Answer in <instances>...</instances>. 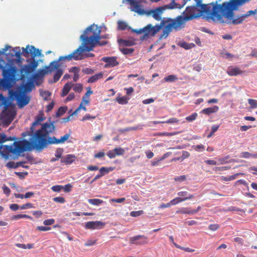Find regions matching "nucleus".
I'll return each mask as SVG.
<instances>
[{
	"label": "nucleus",
	"instance_id": "1",
	"mask_svg": "<svg viewBox=\"0 0 257 257\" xmlns=\"http://www.w3.org/2000/svg\"><path fill=\"white\" fill-rule=\"evenodd\" d=\"M196 6L188 7L186 9L184 16H178L176 20H170L165 25L163 31V35L166 37L172 31V29L179 30L184 27L186 22L199 17L201 15L204 14L206 19L221 24L238 25L242 23L244 20L251 15L257 13V9L250 10L246 14L241 16H234L233 11L240 5L242 0H230L228 2H224L221 5H217V3L208 4H201L202 0H194Z\"/></svg>",
	"mask_w": 257,
	"mask_h": 257
},
{
	"label": "nucleus",
	"instance_id": "52",
	"mask_svg": "<svg viewBox=\"0 0 257 257\" xmlns=\"http://www.w3.org/2000/svg\"><path fill=\"white\" fill-rule=\"evenodd\" d=\"M95 118L96 116H92L89 114H86L82 117L81 120L84 121L88 119H95Z\"/></svg>",
	"mask_w": 257,
	"mask_h": 257
},
{
	"label": "nucleus",
	"instance_id": "50",
	"mask_svg": "<svg viewBox=\"0 0 257 257\" xmlns=\"http://www.w3.org/2000/svg\"><path fill=\"white\" fill-rule=\"evenodd\" d=\"M179 119L175 117H172L169 119L165 121V123H177L179 122Z\"/></svg>",
	"mask_w": 257,
	"mask_h": 257
},
{
	"label": "nucleus",
	"instance_id": "6",
	"mask_svg": "<svg viewBox=\"0 0 257 257\" xmlns=\"http://www.w3.org/2000/svg\"><path fill=\"white\" fill-rule=\"evenodd\" d=\"M2 104L5 109L1 112V125L7 127L14 120L16 112L12 102L1 94V105Z\"/></svg>",
	"mask_w": 257,
	"mask_h": 257
},
{
	"label": "nucleus",
	"instance_id": "13",
	"mask_svg": "<svg viewBox=\"0 0 257 257\" xmlns=\"http://www.w3.org/2000/svg\"><path fill=\"white\" fill-rule=\"evenodd\" d=\"M105 223L101 221H88L85 223V227L89 229H100L103 228Z\"/></svg>",
	"mask_w": 257,
	"mask_h": 257
},
{
	"label": "nucleus",
	"instance_id": "63",
	"mask_svg": "<svg viewBox=\"0 0 257 257\" xmlns=\"http://www.w3.org/2000/svg\"><path fill=\"white\" fill-rule=\"evenodd\" d=\"M83 72L86 74H92L94 72L93 69L90 68H86L82 70Z\"/></svg>",
	"mask_w": 257,
	"mask_h": 257
},
{
	"label": "nucleus",
	"instance_id": "57",
	"mask_svg": "<svg viewBox=\"0 0 257 257\" xmlns=\"http://www.w3.org/2000/svg\"><path fill=\"white\" fill-rule=\"evenodd\" d=\"M190 156V153L186 151H184L182 152V155L181 156V161L188 158Z\"/></svg>",
	"mask_w": 257,
	"mask_h": 257
},
{
	"label": "nucleus",
	"instance_id": "38",
	"mask_svg": "<svg viewBox=\"0 0 257 257\" xmlns=\"http://www.w3.org/2000/svg\"><path fill=\"white\" fill-rule=\"evenodd\" d=\"M83 88V86L81 84H75L74 85L73 89L76 92H81Z\"/></svg>",
	"mask_w": 257,
	"mask_h": 257
},
{
	"label": "nucleus",
	"instance_id": "9",
	"mask_svg": "<svg viewBox=\"0 0 257 257\" xmlns=\"http://www.w3.org/2000/svg\"><path fill=\"white\" fill-rule=\"evenodd\" d=\"M161 29V26L156 25L153 26L151 24H149L143 28L144 35L141 38V40H145L150 37L154 36Z\"/></svg>",
	"mask_w": 257,
	"mask_h": 257
},
{
	"label": "nucleus",
	"instance_id": "37",
	"mask_svg": "<svg viewBox=\"0 0 257 257\" xmlns=\"http://www.w3.org/2000/svg\"><path fill=\"white\" fill-rule=\"evenodd\" d=\"M75 158L74 156L72 155H68L67 158L63 161H62L63 163H65L67 164H70L73 162L74 161V159Z\"/></svg>",
	"mask_w": 257,
	"mask_h": 257
},
{
	"label": "nucleus",
	"instance_id": "22",
	"mask_svg": "<svg viewBox=\"0 0 257 257\" xmlns=\"http://www.w3.org/2000/svg\"><path fill=\"white\" fill-rule=\"evenodd\" d=\"M93 93V91L91 90L90 87L87 88V91L83 96L82 101L84 102L85 104H88L89 103V96Z\"/></svg>",
	"mask_w": 257,
	"mask_h": 257
},
{
	"label": "nucleus",
	"instance_id": "42",
	"mask_svg": "<svg viewBox=\"0 0 257 257\" xmlns=\"http://www.w3.org/2000/svg\"><path fill=\"white\" fill-rule=\"evenodd\" d=\"M197 116V113L196 112H194L191 114L189 116H188L186 117V120L188 121H192L193 120H194Z\"/></svg>",
	"mask_w": 257,
	"mask_h": 257
},
{
	"label": "nucleus",
	"instance_id": "41",
	"mask_svg": "<svg viewBox=\"0 0 257 257\" xmlns=\"http://www.w3.org/2000/svg\"><path fill=\"white\" fill-rule=\"evenodd\" d=\"M174 245L177 248L181 249L182 250H184V251H185L186 252H193V251H194V249H191L190 248H189V247H184L178 245L177 243H174Z\"/></svg>",
	"mask_w": 257,
	"mask_h": 257
},
{
	"label": "nucleus",
	"instance_id": "61",
	"mask_svg": "<svg viewBox=\"0 0 257 257\" xmlns=\"http://www.w3.org/2000/svg\"><path fill=\"white\" fill-rule=\"evenodd\" d=\"M125 200V198H117V199H111L110 200V201L112 202H116L118 203H120L121 202H123Z\"/></svg>",
	"mask_w": 257,
	"mask_h": 257
},
{
	"label": "nucleus",
	"instance_id": "27",
	"mask_svg": "<svg viewBox=\"0 0 257 257\" xmlns=\"http://www.w3.org/2000/svg\"><path fill=\"white\" fill-rule=\"evenodd\" d=\"M30 218L32 219V217L27 214H17L14 215L12 217V219L13 220H18L21 218Z\"/></svg>",
	"mask_w": 257,
	"mask_h": 257
},
{
	"label": "nucleus",
	"instance_id": "17",
	"mask_svg": "<svg viewBox=\"0 0 257 257\" xmlns=\"http://www.w3.org/2000/svg\"><path fill=\"white\" fill-rule=\"evenodd\" d=\"M177 195L180 196L179 197H180L182 202L191 199L194 197L193 195L188 193L187 191L179 192L177 193Z\"/></svg>",
	"mask_w": 257,
	"mask_h": 257
},
{
	"label": "nucleus",
	"instance_id": "5",
	"mask_svg": "<svg viewBox=\"0 0 257 257\" xmlns=\"http://www.w3.org/2000/svg\"><path fill=\"white\" fill-rule=\"evenodd\" d=\"M34 135V133L29 136L31 137L30 141L23 139L14 142L13 146L1 145V156L7 159L11 157L15 159L18 158L21 154L31 150L32 148H35L32 143Z\"/></svg>",
	"mask_w": 257,
	"mask_h": 257
},
{
	"label": "nucleus",
	"instance_id": "19",
	"mask_svg": "<svg viewBox=\"0 0 257 257\" xmlns=\"http://www.w3.org/2000/svg\"><path fill=\"white\" fill-rule=\"evenodd\" d=\"M73 85L71 82H67L63 86L61 96L62 97L66 96L69 93Z\"/></svg>",
	"mask_w": 257,
	"mask_h": 257
},
{
	"label": "nucleus",
	"instance_id": "21",
	"mask_svg": "<svg viewBox=\"0 0 257 257\" xmlns=\"http://www.w3.org/2000/svg\"><path fill=\"white\" fill-rule=\"evenodd\" d=\"M103 77V73L99 72L91 76L87 80L88 83H93Z\"/></svg>",
	"mask_w": 257,
	"mask_h": 257
},
{
	"label": "nucleus",
	"instance_id": "34",
	"mask_svg": "<svg viewBox=\"0 0 257 257\" xmlns=\"http://www.w3.org/2000/svg\"><path fill=\"white\" fill-rule=\"evenodd\" d=\"M256 155H253L247 152H244L240 154V157L243 158H249L250 157H256Z\"/></svg>",
	"mask_w": 257,
	"mask_h": 257
},
{
	"label": "nucleus",
	"instance_id": "11",
	"mask_svg": "<svg viewBox=\"0 0 257 257\" xmlns=\"http://www.w3.org/2000/svg\"><path fill=\"white\" fill-rule=\"evenodd\" d=\"M130 243L136 245H142L149 243L148 237L144 235H138L130 237Z\"/></svg>",
	"mask_w": 257,
	"mask_h": 257
},
{
	"label": "nucleus",
	"instance_id": "12",
	"mask_svg": "<svg viewBox=\"0 0 257 257\" xmlns=\"http://www.w3.org/2000/svg\"><path fill=\"white\" fill-rule=\"evenodd\" d=\"M54 62H50L49 66H46L45 69H40L38 70L36 74L34 75V78L37 79L38 78L43 77L46 74L51 73L54 71V69L56 68V66H52Z\"/></svg>",
	"mask_w": 257,
	"mask_h": 257
},
{
	"label": "nucleus",
	"instance_id": "62",
	"mask_svg": "<svg viewBox=\"0 0 257 257\" xmlns=\"http://www.w3.org/2000/svg\"><path fill=\"white\" fill-rule=\"evenodd\" d=\"M75 98V94L73 93H70L68 96L66 98L65 102L70 101Z\"/></svg>",
	"mask_w": 257,
	"mask_h": 257
},
{
	"label": "nucleus",
	"instance_id": "45",
	"mask_svg": "<svg viewBox=\"0 0 257 257\" xmlns=\"http://www.w3.org/2000/svg\"><path fill=\"white\" fill-rule=\"evenodd\" d=\"M143 213V210H139V211H133L131 212L130 215L132 217H137L141 215Z\"/></svg>",
	"mask_w": 257,
	"mask_h": 257
},
{
	"label": "nucleus",
	"instance_id": "8",
	"mask_svg": "<svg viewBox=\"0 0 257 257\" xmlns=\"http://www.w3.org/2000/svg\"><path fill=\"white\" fill-rule=\"evenodd\" d=\"M72 60H81V58L80 57V55L78 54V55L76 54L75 51H74L73 53L66 56H60L59 59L57 60H55L52 61V62H54L52 66H56V68L54 69V71L56 70V72L54 75V82H57L63 73V70L61 68L62 67V63L61 61H71Z\"/></svg>",
	"mask_w": 257,
	"mask_h": 257
},
{
	"label": "nucleus",
	"instance_id": "33",
	"mask_svg": "<svg viewBox=\"0 0 257 257\" xmlns=\"http://www.w3.org/2000/svg\"><path fill=\"white\" fill-rule=\"evenodd\" d=\"M248 102L251 109H254L257 107V100L250 98L248 99Z\"/></svg>",
	"mask_w": 257,
	"mask_h": 257
},
{
	"label": "nucleus",
	"instance_id": "64",
	"mask_svg": "<svg viewBox=\"0 0 257 257\" xmlns=\"http://www.w3.org/2000/svg\"><path fill=\"white\" fill-rule=\"evenodd\" d=\"M10 208L13 211H16L20 208V206L17 204H12L10 206Z\"/></svg>",
	"mask_w": 257,
	"mask_h": 257
},
{
	"label": "nucleus",
	"instance_id": "60",
	"mask_svg": "<svg viewBox=\"0 0 257 257\" xmlns=\"http://www.w3.org/2000/svg\"><path fill=\"white\" fill-rule=\"evenodd\" d=\"M99 172H100V175H101V176L102 177L103 176H104V175L108 173V171L106 170V167H101L99 170Z\"/></svg>",
	"mask_w": 257,
	"mask_h": 257
},
{
	"label": "nucleus",
	"instance_id": "53",
	"mask_svg": "<svg viewBox=\"0 0 257 257\" xmlns=\"http://www.w3.org/2000/svg\"><path fill=\"white\" fill-rule=\"evenodd\" d=\"M219 227V226L217 224H212L209 225L208 228L212 231H216Z\"/></svg>",
	"mask_w": 257,
	"mask_h": 257
},
{
	"label": "nucleus",
	"instance_id": "51",
	"mask_svg": "<svg viewBox=\"0 0 257 257\" xmlns=\"http://www.w3.org/2000/svg\"><path fill=\"white\" fill-rule=\"evenodd\" d=\"M55 222V219H46L43 221V224L45 225H50L53 224H54Z\"/></svg>",
	"mask_w": 257,
	"mask_h": 257
},
{
	"label": "nucleus",
	"instance_id": "15",
	"mask_svg": "<svg viewBox=\"0 0 257 257\" xmlns=\"http://www.w3.org/2000/svg\"><path fill=\"white\" fill-rule=\"evenodd\" d=\"M44 119L45 118L41 116L37 117L36 120L32 123V125L31 126L30 128V131H27L23 133L22 136L23 137H26L27 136H30L35 133V126L39 124L40 123L41 121H43Z\"/></svg>",
	"mask_w": 257,
	"mask_h": 257
},
{
	"label": "nucleus",
	"instance_id": "32",
	"mask_svg": "<svg viewBox=\"0 0 257 257\" xmlns=\"http://www.w3.org/2000/svg\"><path fill=\"white\" fill-rule=\"evenodd\" d=\"M15 138H12L11 137H7V136L4 134L1 133V144L8 141H12L15 140Z\"/></svg>",
	"mask_w": 257,
	"mask_h": 257
},
{
	"label": "nucleus",
	"instance_id": "28",
	"mask_svg": "<svg viewBox=\"0 0 257 257\" xmlns=\"http://www.w3.org/2000/svg\"><path fill=\"white\" fill-rule=\"evenodd\" d=\"M84 105H85L84 104V102H83V101L82 100V101H81L80 104L79 105V107L72 113L71 115L77 114V113L81 110V109H82L84 111H86V107L85 106H84Z\"/></svg>",
	"mask_w": 257,
	"mask_h": 257
},
{
	"label": "nucleus",
	"instance_id": "59",
	"mask_svg": "<svg viewBox=\"0 0 257 257\" xmlns=\"http://www.w3.org/2000/svg\"><path fill=\"white\" fill-rule=\"evenodd\" d=\"M63 152V150L62 149H58L56 150L55 153V157L57 158V159H60L62 157V153Z\"/></svg>",
	"mask_w": 257,
	"mask_h": 257
},
{
	"label": "nucleus",
	"instance_id": "10",
	"mask_svg": "<svg viewBox=\"0 0 257 257\" xmlns=\"http://www.w3.org/2000/svg\"><path fill=\"white\" fill-rule=\"evenodd\" d=\"M175 3L172 2L168 5L158 7L157 9L152 10L151 11V13L152 14L153 18L156 20L160 21L161 19V15L163 11L166 9H173L176 8V7L175 6Z\"/></svg>",
	"mask_w": 257,
	"mask_h": 257
},
{
	"label": "nucleus",
	"instance_id": "7",
	"mask_svg": "<svg viewBox=\"0 0 257 257\" xmlns=\"http://www.w3.org/2000/svg\"><path fill=\"white\" fill-rule=\"evenodd\" d=\"M22 49V52H21V55L22 54L25 57H28L30 54H31L32 57V60L24 67L26 73H30L33 72L38 65V61H36L34 58L41 55V51L33 46L29 45H27L26 48H23Z\"/></svg>",
	"mask_w": 257,
	"mask_h": 257
},
{
	"label": "nucleus",
	"instance_id": "20",
	"mask_svg": "<svg viewBox=\"0 0 257 257\" xmlns=\"http://www.w3.org/2000/svg\"><path fill=\"white\" fill-rule=\"evenodd\" d=\"M244 175H245V174L243 173H237L233 175L229 176H221L220 177V180L221 181H229L235 179L237 178V177L239 175L243 176Z\"/></svg>",
	"mask_w": 257,
	"mask_h": 257
},
{
	"label": "nucleus",
	"instance_id": "24",
	"mask_svg": "<svg viewBox=\"0 0 257 257\" xmlns=\"http://www.w3.org/2000/svg\"><path fill=\"white\" fill-rule=\"evenodd\" d=\"M88 202L94 205H99L103 203V200L99 199H88Z\"/></svg>",
	"mask_w": 257,
	"mask_h": 257
},
{
	"label": "nucleus",
	"instance_id": "25",
	"mask_svg": "<svg viewBox=\"0 0 257 257\" xmlns=\"http://www.w3.org/2000/svg\"><path fill=\"white\" fill-rule=\"evenodd\" d=\"M128 98L126 96L118 97L116 98V101L120 104H125L128 102Z\"/></svg>",
	"mask_w": 257,
	"mask_h": 257
},
{
	"label": "nucleus",
	"instance_id": "58",
	"mask_svg": "<svg viewBox=\"0 0 257 257\" xmlns=\"http://www.w3.org/2000/svg\"><path fill=\"white\" fill-rule=\"evenodd\" d=\"M37 229L41 231H46L51 229L50 227H45L43 226H37Z\"/></svg>",
	"mask_w": 257,
	"mask_h": 257
},
{
	"label": "nucleus",
	"instance_id": "54",
	"mask_svg": "<svg viewBox=\"0 0 257 257\" xmlns=\"http://www.w3.org/2000/svg\"><path fill=\"white\" fill-rule=\"evenodd\" d=\"M106 155L107 156L110 158V159H112V158H114L116 157V155L115 154V152L113 150H110L107 153H106Z\"/></svg>",
	"mask_w": 257,
	"mask_h": 257
},
{
	"label": "nucleus",
	"instance_id": "35",
	"mask_svg": "<svg viewBox=\"0 0 257 257\" xmlns=\"http://www.w3.org/2000/svg\"><path fill=\"white\" fill-rule=\"evenodd\" d=\"M40 94L45 100H47L50 96L51 93L49 91H43L40 92Z\"/></svg>",
	"mask_w": 257,
	"mask_h": 257
},
{
	"label": "nucleus",
	"instance_id": "30",
	"mask_svg": "<svg viewBox=\"0 0 257 257\" xmlns=\"http://www.w3.org/2000/svg\"><path fill=\"white\" fill-rule=\"evenodd\" d=\"M118 25V29L121 30H125L127 27V25L126 23L123 21H119L117 22Z\"/></svg>",
	"mask_w": 257,
	"mask_h": 257
},
{
	"label": "nucleus",
	"instance_id": "14",
	"mask_svg": "<svg viewBox=\"0 0 257 257\" xmlns=\"http://www.w3.org/2000/svg\"><path fill=\"white\" fill-rule=\"evenodd\" d=\"M101 60L105 62L104 66L105 68L115 67L119 64L115 57H104Z\"/></svg>",
	"mask_w": 257,
	"mask_h": 257
},
{
	"label": "nucleus",
	"instance_id": "47",
	"mask_svg": "<svg viewBox=\"0 0 257 257\" xmlns=\"http://www.w3.org/2000/svg\"><path fill=\"white\" fill-rule=\"evenodd\" d=\"M53 201L55 202L64 203L65 201V200L63 197H56L53 198Z\"/></svg>",
	"mask_w": 257,
	"mask_h": 257
},
{
	"label": "nucleus",
	"instance_id": "46",
	"mask_svg": "<svg viewBox=\"0 0 257 257\" xmlns=\"http://www.w3.org/2000/svg\"><path fill=\"white\" fill-rule=\"evenodd\" d=\"M193 148L196 151H203L205 149V146L202 144L193 146Z\"/></svg>",
	"mask_w": 257,
	"mask_h": 257
},
{
	"label": "nucleus",
	"instance_id": "18",
	"mask_svg": "<svg viewBox=\"0 0 257 257\" xmlns=\"http://www.w3.org/2000/svg\"><path fill=\"white\" fill-rule=\"evenodd\" d=\"M219 110V107L217 105H214L213 107H208L202 110L201 112L203 114L210 115L212 113L217 112Z\"/></svg>",
	"mask_w": 257,
	"mask_h": 257
},
{
	"label": "nucleus",
	"instance_id": "55",
	"mask_svg": "<svg viewBox=\"0 0 257 257\" xmlns=\"http://www.w3.org/2000/svg\"><path fill=\"white\" fill-rule=\"evenodd\" d=\"M72 186L70 184H67L65 186H63V189L65 192H69L71 190Z\"/></svg>",
	"mask_w": 257,
	"mask_h": 257
},
{
	"label": "nucleus",
	"instance_id": "2",
	"mask_svg": "<svg viewBox=\"0 0 257 257\" xmlns=\"http://www.w3.org/2000/svg\"><path fill=\"white\" fill-rule=\"evenodd\" d=\"M21 55L19 47L12 48L7 45L1 50V69L3 71V78L1 79V88L8 90L9 97L11 101L16 100L20 108L27 105L30 101V97L27 95L26 92L32 90L33 86L32 82H29L22 86H18L15 89H11L16 80L18 69L15 66Z\"/></svg>",
	"mask_w": 257,
	"mask_h": 257
},
{
	"label": "nucleus",
	"instance_id": "26",
	"mask_svg": "<svg viewBox=\"0 0 257 257\" xmlns=\"http://www.w3.org/2000/svg\"><path fill=\"white\" fill-rule=\"evenodd\" d=\"M178 80L177 77L175 75H169L164 78L166 82H174Z\"/></svg>",
	"mask_w": 257,
	"mask_h": 257
},
{
	"label": "nucleus",
	"instance_id": "40",
	"mask_svg": "<svg viewBox=\"0 0 257 257\" xmlns=\"http://www.w3.org/2000/svg\"><path fill=\"white\" fill-rule=\"evenodd\" d=\"M182 202V200L180 199V197H176L173 200H172L169 203L170 206L171 205H175L177 204Z\"/></svg>",
	"mask_w": 257,
	"mask_h": 257
},
{
	"label": "nucleus",
	"instance_id": "49",
	"mask_svg": "<svg viewBox=\"0 0 257 257\" xmlns=\"http://www.w3.org/2000/svg\"><path fill=\"white\" fill-rule=\"evenodd\" d=\"M25 163H26V162H17L15 164V166L14 167V168H18L19 167L22 166V167H23L24 168L28 169L29 168V166H26V165H23V164H25Z\"/></svg>",
	"mask_w": 257,
	"mask_h": 257
},
{
	"label": "nucleus",
	"instance_id": "23",
	"mask_svg": "<svg viewBox=\"0 0 257 257\" xmlns=\"http://www.w3.org/2000/svg\"><path fill=\"white\" fill-rule=\"evenodd\" d=\"M177 213L181 214H193L195 213V211H193L189 208H183L181 210L177 211Z\"/></svg>",
	"mask_w": 257,
	"mask_h": 257
},
{
	"label": "nucleus",
	"instance_id": "29",
	"mask_svg": "<svg viewBox=\"0 0 257 257\" xmlns=\"http://www.w3.org/2000/svg\"><path fill=\"white\" fill-rule=\"evenodd\" d=\"M67 106H64V107H60L58 108L57 112H56V115L57 116H62L63 114H64L66 111H67Z\"/></svg>",
	"mask_w": 257,
	"mask_h": 257
},
{
	"label": "nucleus",
	"instance_id": "31",
	"mask_svg": "<svg viewBox=\"0 0 257 257\" xmlns=\"http://www.w3.org/2000/svg\"><path fill=\"white\" fill-rule=\"evenodd\" d=\"M119 42L120 44L125 46H133L134 44V42L132 41L123 39H120L119 40Z\"/></svg>",
	"mask_w": 257,
	"mask_h": 257
},
{
	"label": "nucleus",
	"instance_id": "48",
	"mask_svg": "<svg viewBox=\"0 0 257 257\" xmlns=\"http://www.w3.org/2000/svg\"><path fill=\"white\" fill-rule=\"evenodd\" d=\"M33 207V204L31 203H27L25 204H23L20 206V208L21 209H25L28 208H32Z\"/></svg>",
	"mask_w": 257,
	"mask_h": 257
},
{
	"label": "nucleus",
	"instance_id": "44",
	"mask_svg": "<svg viewBox=\"0 0 257 257\" xmlns=\"http://www.w3.org/2000/svg\"><path fill=\"white\" fill-rule=\"evenodd\" d=\"M51 189L53 191L56 192H59L63 190V186L62 185H55L51 187Z\"/></svg>",
	"mask_w": 257,
	"mask_h": 257
},
{
	"label": "nucleus",
	"instance_id": "56",
	"mask_svg": "<svg viewBox=\"0 0 257 257\" xmlns=\"http://www.w3.org/2000/svg\"><path fill=\"white\" fill-rule=\"evenodd\" d=\"M70 137V133L66 134L63 136L61 137L60 140L62 143H64L65 141H67Z\"/></svg>",
	"mask_w": 257,
	"mask_h": 257
},
{
	"label": "nucleus",
	"instance_id": "3",
	"mask_svg": "<svg viewBox=\"0 0 257 257\" xmlns=\"http://www.w3.org/2000/svg\"><path fill=\"white\" fill-rule=\"evenodd\" d=\"M100 33V28L93 25L88 27L84 34L81 35L80 39L83 41V46H80L75 50L77 55L79 54L81 60L84 57L83 52L93 50L96 44L104 46L108 43L107 41H99L101 39Z\"/></svg>",
	"mask_w": 257,
	"mask_h": 257
},
{
	"label": "nucleus",
	"instance_id": "43",
	"mask_svg": "<svg viewBox=\"0 0 257 257\" xmlns=\"http://www.w3.org/2000/svg\"><path fill=\"white\" fill-rule=\"evenodd\" d=\"M134 51V49L132 48H123L121 49V52L124 55L132 54Z\"/></svg>",
	"mask_w": 257,
	"mask_h": 257
},
{
	"label": "nucleus",
	"instance_id": "16",
	"mask_svg": "<svg viewBox=\"0 0 257 257\" xmlns=\"http://www.w3.org/2000/svg\"><path fill=\"white\" fill-rule=\"evenodd\" d=\"M243 71L237 67L229 66L227 68L226 73L230 76L241 75Z\"/></svg>",
	"mask_w": 257,
	"mask_h": 257
},
{
	"label": "nucleus",
	"instance_id": "4",
	"mask_svg": "<svg viewBox=\"0 0 257 257\" xmlns=\"http://www.w3.org/2000/svg\"><path fill=\"white\" fill-rule=\"evenodd\" d=\"M54 122H46L42 124L41 129L35 132L33 136L32 143L34 148L37 150H41L48 144H62L60 139L55 137H49L55 130Z\"/></svg>",
	"mask_w": 257,
	"mask_h": 257
},
{
	"label": "nucleus",
	"instance_id": "39",
	"mask_svg": "<svg viewBox=\"0 0 257 257\" xmlns=\"http://www.w3.org/2000/svg\"><path fill=\"white\" fill-rule=\"evenodd\" d=\"M116 156L122 155L124 153V150L121 148H116L113 149Z\"/></svg>",
	"mask_w": 257,
	"mask_h": 257
},
{
	"label": "nucleus",
	"instance_id": "36",
	"mask_svg": "<svg viewBox=\"0 0 257 257\" xmlns=\"http://www.w3.org/2000/svg\"><path fill=\"white\" fill-rule=\"evenodd\" d=\"M181 46L184 48V49L188 50L194 47L195 44L193 43L188 44L186 42H183L181 44Z\"/></svg>",
	"mask_w": 257,
	"mask_h": 257
}]
</instances>
